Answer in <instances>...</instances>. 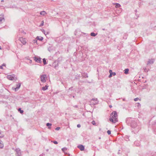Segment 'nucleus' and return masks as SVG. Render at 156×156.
Returning a JSON list of instances; mask_svg holds the SVG:
<instances>
[{
	"instance_id": "1",
	"label": "nucleus",
	"mask_w": 156,
	"mask_h": 156,
	"mask_svg": "<svg viewBox=\"0 0 156 156\" xmlns=\"http://www.w3.org/2000/svg\"><path fill=\"white\" fill-rule=\"evenodd\" d=\"M126 122L127 123H129L131 127L133 128L135 132L137 133L139 130L140 129V126L138 125L136 122L134 120H133V119L131 118L127 119L126 120Z\"/></svg>"
},
{
	"instance_id": "2",
	"label": "nucleus",
	"mask_w": 156,
	"mask_h": 156,
	"mask_svg": "<svg viewBox=\"0 0 156 156\" xmlns=\"http://www.w3.org/2000/svg\"><path fill=\"white\" fill-rule=\"evenodd\" d=\"M109 120L113 123H115L118 122V115L116 111H113L111 114Z\"/></svg>"
},
{
	"instance_id": "3",
	"label": "nucleus",
	"mask_w": 156,
	"mask_h": 156,
	"mask_svg": "<svg viewBox=\"0 0 156 156\" xmlns=\"http://www.w3.org/2000/svg\"><path fill=\"white\" fill-rule=\"evenodd\" d=\"M21 84V83H19L16 84V88L12 87V89L13 90H14L15 91H17L20 87Z\"/></svg>"
},
{
	"instance_id": "4",
	"label": "nucleus",
	"mask_w": 156,
	"mask_h": 156,
	"mask_svg": "<svg viewBox=\"0 0 156 156\" xmlns=\"http://www.w3.org/2000/svg\"><path fill=\"white\" fill-rule=\"evenodd\" d=\"M59 63V60L58 59L55 60L53 63V65L54 66V68L56 69L58 66V64Z\"/></svg>"
},
{
	"instance_id": "5",
	"label": "nucleus",
	"mask_w": 156,
	"mask_h": 156,
	"mask_svg": "<svg viewBox=\"0 0 156 156\" xmlns=\"http://www.w3.org/2000/svg\"><path fill=\"white\" fill-rule=\"evenodd\" d=\"M46 74H43L41 75L40 78L41 81L43 83L45 82L46 81L45 79V78L46 77Z\"/></svg>"
},
{
	"instance_id": "6",
	"label": "nucleus",
	"mask_w": 156,
	"mask_h": 156,
	"mask_svg": "<svg viewBox=\"0 0 156 156\" xmlns=\"http://www.w3.org/2000/svg\"><path fill=\"white\" fill-rule=\"evenodd\" d=\"M34 60H35V61L36 62H37L38 63H41L42 61H41V58L39 57V58H38L36 56H34Z\"/></svg>"
},
{
	"instance_id": "7",
	"label": "nucleus",
	"mask_w": 156,
	"mask_h": 156,
	"mask_svg": "<svg viewBox=\"0 0 156 156\" xmlns=\"http://www.w3.org/2000/svg\"><path fill=\"white\" fill-rule=\"evenodd\" d=\"M14 77H15V75H8L7 76V78L8 80H14Z\"/></svg>"
},
{
	"instance_id": "8",
	"label": "nucleus",
	"mask_w": 156,
	"mask_h": 156,
	"mask_svg": "<svg viewBox=\"0 0 156 156\" xmlns=\"http://www.w3.org/2000/svg\"><path fill=\"white\" fill-rule=\"evenodd\" d=\"M15 151L16 152L17 155L16 156H20L21 153L20 151V150L19 148H16L15 150Z\"/></svg>"
},
{
	"instance_id": "9",
	"label": "nucleus",
	"mask_w": 156,
	"mask_h": 156,
	"mask_svg": "<svg viewBox=\"0 0 156 156\" xmlns=\"http://www.w3.org/2000/svg\"><path fill=\"white\" fill-rule=\"evenodd\" d=\"M152 125L154 132L156 133V120L153 122Z\"/></svg>"
},
{
	"instance_id": "10",
	"label": "nucleus",
	"mask_w": 156,
	"mask_h": 156,
	"mask_svg": "<svg viewBox=\"0 0 156 156\" xmlns=\"http://www.w3.org/2000/svg\"><path fill=\"white\" fill-rule=\"evenodd\" d=\"M77 147L81 151H84L85 149L84 146L82 144H80L77 146Z\"/></svg>"
},
{
	"instance_id": "11",
	"label": "nucleus",
	"mask_w": 156,
	"mask_h": 156,
	"mask_svg": "<svg viewBox=\"0 0 156 156\" xmlns=\"http://www.w3.org/2000/svg\"><path fill=\"white\" fill-rule=\"evenodd\" d=\"M20 41L23 44H25L26 43V41L25 38H23L22 37H20L19 39Z\"/></svg>"
},
{
	"instance_id": "12",
	"label": "nucleus",
	"mask_w": 156,
	"mask_h": 156,
	"mask_svg": "<svg viewBox=\"0 0 156 156\" xmlns=\"http://www.w3.org/2000/svg\"><path fill=\"white\" fill-rule=\"evenodd\" d=\"M154 59H149L147 64V65L149 64H152L154 63Z\"/></svg>"
},
{
	"instance_id": "13",
	"label": "nucleus",
	"mask_w": 156,
	"mask_h": 156,
	"mask_svg": "<svg viewBox=\"0 0 156 156\" xmlns=\"http://www.w3.org/2000/svg\"><path fill=\"white\" fill-rule=\"evenodd\" d=\"M36 39L37 40H38L40 41H42V40H43V37H41V36H37Z\"/></svg>"
},
{
	"instance_id": "14",
	"label": "nucleus",
	"mask_w": 156,
	"mask_h": 156,
	"mask_svg": "<svg viewBox=\"0 0 156 156\" xmlns=\"http://www.w3.org/2000/svg\"><path fill=\"white\" fill-rule=\"evenodd\" d=\"M48 86L47 85H46L44 87H42L41 90H45L48 89Z\"/></svg>"
},
{
	"instance_id": "15",
	"label": "nucleus",
	"mask_w": 156,
	"mask_h": 156,
	"mask_svg": "<svg viewBox=\"0 0 156 156\" xmlns=\"http://www.w3.org/2000/svg\"><path fill=\"white\" fill-rule=\"evenodd\" d=\"M3 20H5L3 14L0 15V21H2Z\"/></svg>"
},
{
	"instance_id": "16",
	"label": "nucleus",
	"mask_w": 156,
	"mask_h": 156,
	"mask_svg": "<svg viewBox=\"0 0 156 156\" xmlns=\"http://www.w3.org/2000/svg\"><path fill=\"white\" fill-rule=\"evenodd\" d=\"M82 75L83 78H86L88 77V76L87 74H86L85 73H82Z\"/></svg>"
},
{
	"instance_id": "17",
	"label": "nucleus",
	"mask_w": 156,
	"mask_h": 156,
	"mask_svg": "<svg viewBox=\"0 0 156 156\" xmlns=\"http://www.w3.org/2000/svg\"><path fill=\"white\" fill-rule=\"evenodd\" d=\"M52 125V124L51 123H47L46 124V126L48 127L49 129H50L51 128V126Z\"/></svg>"
},
{
	"instance_id": "18",
	"label": "nucleus",
	"mask_w": 156,
	"mask_h": 156,
	"mask_svg": "<svg viewBox=\"0 0 156 156\" xmlns=\"http://www.w3.org/2000/svg\"><path fill=\"white\" fill-rule=\"evenodd\" d=\"M46 60V59H45V58H44L43 59V62L44 65H45L47 64Z\"/></svg>"
},
{
	"instance_id": "19",
	"label": "nucleus",
	"mask_w": 156,
	"mask_h": 156,
	"mask_svg": "<svg viewBox=\"0 0 156 156\" xmlns=\"http://www.w3.org/2000/svg\"><path fill=\"white\" fill-rule=\"evenodd\" d=\"M129 69H126L124 70V73L126 74H127L128 73Z\"/></svg>"
},
{
	"instance_id": "20",
	"label": "nucleus",
	"mask_w": 156,
	"mask_h": 156,
	"mask_svg": "<svg viewBox=\"0 0 156 156\" xmlns=\"http://www.w3.org/2000/svg\"><path fill=\"white\" fill-rule=\"evenodd\" d=\"M97 34V33H95L93 32H91L90 33V35L92 37H95Z\"/></svg>"
},
{
	"instance_id": "21",
	"label": "nucleus",
	"mask_w": 156,
	"mask_h": 156,
	"mask_svg": "<svg viewBox=\"0 0 156 156\" xmlns=\"http://www.w3.org/2000/svg\"><path fill=\"white\" fill-rule=\"evenodd\" d=\"M109 73H111V74H112V75L113 76H115L116 75V73L115 72H113L112 71V70H109Z\"/></svg>"
},
{
	"instance_id": "22",
	"label": "nucleus",
	"mask_w": 156,
	"mask_h": 156,
	"mask_svg": "<svg viewBox=\"0 0 156 156\" xmlns=\"http://www.w3.org/2000/svg\"><path fill=\"white\" fill-rule=\"evenodd\" d=\"M40 14L41 15L44 16L45 14H46V13L45 11H43L41 12L40 13Z\"/></svg>"
},
{
	"instance_id": "23",
	"label": "nucleus",
	"mask_w": 156,
	"mask_h": 156,
	"mask_svg": "<svg viewBox=\"0 0 156 156\" xmlns=\"http://www.w3.org/2000/svg\"><path fill=\"white\" fill-rule=\"evenodd\" d=\"M121 6L118 3H115V7L116 8H119Z\"/></svg>"
},
{
	"instance_id": "24",
	"label": "nucleus",
	"mask_w": 156,
	"mask_h": 156,
	"mask_svg": "<svg viewBox=\"0 0 156 156\" xmlns=\"http://www.w3.org/2000/svg\"><path fill=\"white\" fill-rule=\"evenodd\" d=\"M18 111L21 114H23V110H22L21 108H19L18 109Z\"/></svg>"
},
{
	"instance_id": "25",
	"label": "nucleus",
	"mask_w": 156,
	"mask_h": 156,
	"mask_svg": "<svg viewBox=\"0 0 156 156\" xmlns=\"http://www.w3.org/2000/svg\"><path fill=\"white\" fill-rule=\"evenodd\" d=\"M134 144L136 146H140V144L137 141H135L134 143Z\"/></svg>"
},
{
	"instance_id": "26",
	"label": "nucleus",
	"mask_w": 156,
	"mask_h": 156,
	"mask_svg": "<svg viewBox=\"0 0 156 156\" xmlns=\"http://www.w3.org/2000/svg\"><path fill=\"white\" fill-rule=\"evenodd\" d=\"M6 64L5 63H3L1 66H0V69H3V66H5Z\"/></svg>"
},
{
	"instance_id": "27",
	"label": "nucleus",
	"mask_w": 156,
	"mask_h": 156,
	"mask_svg": "<svg viewBox=\"0 0 156 156\" xmlns=\"http://www.w3.org/2000/svg\"><path fill=\"white\" fill-rule=\"evenodd\" d=\"M128 36V34H125L124 35L123 38L124 39H126L127 38V37Z\"/></svg>"
},
{
	"instance_id": "28",
	"label": "nucleus",
	"mask_w": 156,
	"mask_h": 156,
	"mask_svg": "<svg viewBox=\"0 0 156 156\" xmlns=\"http://www.w3.org/2000/svg\"><path fill=\"white\" fill-rule=\"evenodd\" d=\"M136 106L138 108H139L140 107V103H136Z\"/></svg>"
},
{
	"instance_id": "29",
	"label": "nucleus",
	"mask_w": 156,
	"mask_h": 156,
	"mask_svg": "<svg viewBox=\"0 0 156 156\" xmlns=\"http://www.w3.org/2000/svg\"><path fill=\"white\" fill-rule=\"evenodd\" d=\"M67 150V148L66 147H63L62 149V151L63 152H65V151H66V150Z\"/></svg>"
},
{
	"instance_id": "30",
	"label": "nucleus",
	"mask_w": 156,
	"mask_h": 156,
	"mask_svg": "<svg viewBox=\"0 0 156 156\" xmlns=\"http://www.w3.org/2000/svg\"><path fill=\"white\" fill-rule=\"evenodd\" d=\"M51 142H53V143H54L55 144H58V142L57 141H51Z\"/></svg>"
},
{
	"instance_id": "31",
	"label": "nucleus",
	"mask_w": 156,
	"mask_h": 156,
	"mask_svg": "<svg viewBox=\"0 0 156 156\" xmlns=\"http://www.w3.org/2000/svg\"><path fill=\"white\" fill-rule=\"evenodd\" d=\"M33 43H36L37 44H37V39H34L33 40Z\"/></svg>"
},
{
	"instance_id": "32",
	"label": "nucleus",
	"mask_w": 156,
	"mask_h": 156,
	"mask_svg": "<svg viewBox=\"0 0 156 156\" xmlns=\"http://www.w3.org/2000/svg\"><path fill=\"white\" fill-rule=\"evenodd\" d=\"M91 123L93 125H96V123L94 120H93L92 122Z\"/></svg>"
},
{
	"instance_id": "33",
	"label": "nucleus",
	"mask_w": 156,
	"mask_h": 156,
	"mask_svg": "<svg viewBox=\"0 0 156 156\" xmlns=\"http://www.w3.org/2000/svg\"><path fill=\"white\" fill-rule=\"evenodd\" d=\"M4 147V145L3 144L0 143V148H2Z\"/></svg>"
},
{
	"instance_id": "34",
	"label": "nucleus",
	"mask_w": 156,
	"mask_h": 156,
	"mask_svg": "<svg viewBox=\"0 0 156 156\" xmlns=\"http://www.w3.org/2000/svg\"><path fill=\"white\" fill-rule=\"evenodd\" d=\"M44 21L43 20L41 21V24L39 26L41 27V26H43L44 25Z\"/></svg>"
},
{
	"instance_id": "35",
	"label": "nucleus",
	"mask_w": 156,
	"mask_h": 156,
	"mask_svg": "<svg viewBox=\"0 0 156 156\" xmlns=\"http://www.w3.org/2000/svg\"><path fill=\"white\" fill-rule=\"evenodd\" d=\"M107 133H108V135H110L111 134V131L110 130H108L107 131Z\"/></svg>"
},
{
	"instance_id": "36",
	"label": "nucleus",
	"mask_w": 156,
	"mask_h": 156,
	"mask_svg": "<svg viewBox=\"0 0 156 156\" xmlns=\"http://www.w3.org/2000/svg\"><path fill=\"white\" fill-rule=\"evenodd\" d=\"M139 99V98H135L134 99V101H137Z\"/></svg>"
},
{
	"instance_id": "37",
	"label": "nucleus",
	"mask_w": 156,
	"mask_h": 156,
	"mask_svg": "<svg viewBox=\"0 0 156 156\" xmlns=\"http://www.w3.org/2000/svg\"><path fill=\"white\" fill-rule=\"evenodd\" d=\"M60 127H57L55 129V130H58L60 129Z\"/></svg>"
},
{
	"instance_id": "38",
	"label": "nucleus",
	"mask_w": 156,
	"mask_h": 156,
	"mask_svg": "<svg viewBox=\"0 0 156 156\" xmlns=\"http://www.w3.org/2000/svg\"><path fill=\"white\" fill-rule=\"evenodd\" d=\"M73 87H72L69 88V90H73Z\"/></svg>"
},
{
	"instance_id": "39",
	"label": "nucleus",
	"mask_w": 156,
	"mask_h": 156,
	"mask_svg": "<svg viewBox=\"0 0 156 156\" xmlns=\"http://www.w3.org/2000/svg\"><path fill=\"white\" fill-rule=\"evenodd\" d=\"M112 76V74H111V73H110V74L108 76V77L109 78H110V77H111Z\"/></svg>"
},
{
	"instance_id": "40",
	"label": "nucleus",
	"mask_w": 156,
	"mask_h": 156,
	"mask_svg": "<svg viewBox=\"0 0 156 156\" xmlns=\"http://www.w3.org/2000/svg\"><path fill=\"white\" fill-rule=\"evenodd\" d=\"M91 100H93V101H97L98 100H97V98H96V99H95V98H92V99Z\"/></svg>"
},
{
	"instance_id": "41",
	"label": "nucleus",
	"mask_w": 156,
	"mask_h": 156,
	"mask_svg": "<svg viewBox=\"0 0 156 156\" xmlns=\"http://www.w3.org/2000/svg\"><path fill=\"white\" fill-rule=\"evenodd\" d=\"M136 15V16L137 17L136 18V19H137L138 17H139V15L138 14H137L136 13H135Z\"/></svg>"
},
{
	"instance_id": "42",
	"label": "nucleus",
	"mask_w": 156,
	"mask_h": 156,
	"mask_svg": "<svg viewBox=\"0 0 156 156\" xmlns=\"http://www.w3.org/2000/svg\"><path fill=\"white\" fill-rule=\"evenodd\" d=\"M118 154H121V152H120V150H119L118 151Z\"/></svg>"
},
{
	"instance_id": "43",
	"label": "nucleus",
	"mask_w": 156,
	"mask_h": 156,
	"mask_svg": "<svg viewBox=\"0 0 156 156\" xmlns=\"http://www.w3.org/2000/svg\"><path fill=\"white\" fill-rule=\"evenodd\" d=\"M77 127H78V128H80V126H81V125H80V124H78V125H77Z\"/></svg>"
},
{
	"instance_id": "44",
	"label": "nucleus",
	"mask_w": 156,
	"mask_h": 156,
	"mask_svg": "<svg viewBox=\"0 0 156 156\" xmlns=\"http://www.w3.org/2000/svg\"><path fill=\"white\" fill-rule=\"evenodd\" d=\"M44 154L42 153V154H40L39 156H44Z\"/></svg>"
},
{
	"instance_id": "45",
	"label": "nucleus",
	"mask_w": 156,
	"mask_h": 156,
	"mask_svg": "<svg viewBox=\"0 0 156 156\" xmlns=\"http://www.w3.org/2000/svg\"><path fill=\"white\" fill-rule=\"evenodd\" d=\"M42 31L44 34H45V30H43Z\"/></svg>"
},
{
	"instance_id": "46",
	"label": "nucleus",
	"mask_w": 156,
	"mask_h": 156,
	"mask_svg": "<svg viewBox=\"0 0 156 156\" xmlns=\"http://www.w3.org/2000/svg\"><path fill=\"white\" fill-rule=\"evenodd\" d=\"M73 107L75 108H77L78 107V105H75V106H74Z\"/></svg>"
},
{
	"instance_id": "47",
	"label": "nucleus",
	"mask_w": 156,
	"mask_h": 156,
	"mask_svg": "<svg viewBox=\"0 0 156 156\" xmlns=\"http://www.w3.org/2000/svg\"><path fill=\"white\" fill-rule=\"evenodd\" d=\"M144 71L145 72L147 71V69L146 68H145L144 69Z\"/></svg>"
},
{
	"instance_id": "48",
	"label": "nucleus",
	"mask_w": 156,
	"mask_h": 156,
	"mask_svg": "<svg viewBox=\"0 0 156 156\" xmlns=\"http://www.w3.org/2000/svg\"><path fill=\"white\" fill-rule=\"evenodd\" d=\"M32 60H30V63H32Z\"/></svg>"
},
{
	"instance_id": "49",
	"label": "nucleus",
	"mask_w": 156,
	"mask_h": 156,
	"mask_svg": "<svg viewBox=\"0 0 156 156\" xmlns=\"http://www.w3.org/2000/svg\"><path fill=\"white\" fill-rule=\"evenodd\" d=\"M76 31H77V30H76V31H75V35H76V33H77V32H76Z\"/></svg>"
},
{
	"instance_id": "50",
	"label": "nucleus",
	"mask_w": 156,
	"mask_h": 156,
	"mask_svg": "<svg viewBox=\"0 0 156 156\" xmlns=\"http://www.w3.org/2000/svg\"><path fill=\"white\" fill-rule=\"evenodd\" d=\"M109 107L110 108H111L112 107V105H109Z\"/></svg>"
},
{
	"instance_id": "51",
	"label": "nucleus",
	"mask_w": 156,
	"mask_h": 156,
	"mask_svg": "<svg viewBox=\"0 0 156 156\" xmlns=\"http://www.w3.org/2000/svg\"><path fill=\"white\" fill-rule=\"evenodd\" d=\"M129 137L128 136H126V138H127V139H128V140H129Z\"/></svg>"
},
{
	"instance_id": "52",
	"label": "nucleus",
	"mask_w": 156,
	"mask_h": 156,
	"mask_svg": "<svg viewBox=\"0 0 156 156\" xmlns=\"http://www.w3.org/2000/svg\"><path fill=\"white\" fill-rule=\"evenodd\" d=\"M135 12L136 13L137 12V10L136 9L135 10Z\"/></svg>"
},
{
	"instance_id": "53",
	"label": "nucleus",
	"mask_w": 156,
	"mask_h": 156,
	"mask_svg": "<svg viewBox=\"0 0 156 156\" xmlns=\"http://www.w3.org/2000/svg\"><path fill=\"white\" fill-rule=\"evenodd\" d=\"M49 34V33H48V32H47V34H45V35H47V34Z\"/></svg>"
},
{
	"instance_id": "54",
	"label": "nucleus",
	"mask_w": 156,
	"mask_h": 156,
	"mask_svg": "<svg viewBox=\"0 0 156 156\" xmlns=\"http://www.w3.org/2000/svg\"><path fill=\"white\" fill-rule=\"evenodd\" d=\"M48 50L49 51H50V49H49V48H48Z\"/></svg>"
},
{
	"instance_id": "55",
	"label": "nucleus",
	"mask_w": 156,
	"mask_h": 156,
	"mask_svg": "<svg viewBox=\"0 0 156 156\" xmlns=\"http://www.w3.org/2000/svg\"><path fill=\"white\" fill-rule=\"evenodd\" d=\"M48 50L49 51H50V49H49V48H48Z\"/></svg>"
},
{
	"instance_id": "56",
	"label": "nucleus",
	"mask_w": 156,
	"mask_h": 156,
	"mask_svg": "<svg viewBox=\"0 0 156 156\" xmlns=\"http://www.w3.org/2000/svg\"><path fill=\"white\" fill-rule=\"evenodd\" d=\"M1 2H4V0H1Z\"/></svg>"
},
{
	"instance_id": "57",
	"label": "nucleus",
	"mask_w": 156,
	"mask_h": 156,
	"mask_svg": "<svg viewBox=\"0 0 156 156\" xmlns=\"http://www.w3.org/2000/svg\"><path fill=\"white\" fill-rule=\"evenodd\" d=\"M1 49H2L1 47V46H0V50H1Z\"/></svg>"
},
{
	"instance_id": "58",
	"label": "nucleus",
	"mask_w": 156,
	"mask_h": 156,
	"mask_svg": "<svg viewBox=\"0 0 156 156\" xmlns=\"http://www.w3.org/2000/svg\"><path fill=\"white\" fill-rule=\"evenodd\" d=\"M68 154L69 156H70V154Z\"/></svg>"
},
{
	"instance_id": "59",
	"label": "nucleus",
	"mask_w": 156,
	"mask_h": 156,
	"mask_svg": "<svg viewBox=\"0 0 156 156\" xmlns=\"http://www.w3.org/2000/svg\"><path fill=\"white\" fill-rule=\"evenodd\" d=\"M102 30H105V29H102Z\"/></svg>"
},
{
	"instance_id": "60",
	"label": "nucleus",
	"mask_w": 156,
	"mask_h": 156,
	"mask_svg": "<svg viewBox=\"0 0 156 156\" xmlns=\"http://www.w3.org/2000/svg\"><path fill=\"white\" fill-rule=\"evenodd\" d=\"M99 139H101V137H99Z\"/></svg>"
},
{
	"instance_id": "61",
	"label": "nucleus",
	"mask_w": 156,
	"mask_h": 156,
	"mask_svg": "<svg viewBox=\"0 0 156 156\" xmlns=\"http://www.w3.org/2000/svg\"><path fill=\"white\" fill-rule=\"evenodd\" d=\"M52 1H53V0H51Z\"/></svg>"
},
{
	"instance_id": "62",
	"label": "nucleus",
	"mask_w": 156,
	"mask_h": 156,
	"mask_svg": "<svg viewBox=\"0 0 156 156\" xmlns=\"http://www.w3.org/2000/svg\"><path fill=\"white\" fill-rule=\"evenodd\" d=\"M73 98H74V96H73Z\"/></svg>"
},
{
	"instance_id": "63",
	"label": "nucleus",
	"mask_w": 156,
	"mask_h": 156,
	"mask_svg": "<svg viewBox=\"0 0 156 156\" xmlns=\"http://www.w3.org/2000/svg\"><path fill=\"white\" fill-rule=\"evenodd\" d=\"M12 7L13 8V7H10V8H12Z\"/></svg>"
},
{
	"instance_id": "64",
	"label": "nucleus",
	"mask_w": 156,
	"mask_h": 156,
	"mask_svg": "<svg viewBox=\"0 0 156 156\" xmlns=\"http://www.w3.org/2000/svg\"><path fill=\"white\" fill-rule=\"evenodd\" d=\"M47 151H48V149H47Z\"/></svg>"
}]
</instances>
